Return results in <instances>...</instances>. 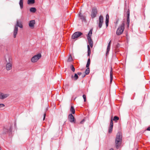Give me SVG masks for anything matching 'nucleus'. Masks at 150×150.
I'll use <instances>...</instances> for the list:
<instances>
[{
  "mask_svg": "<svg viewBox=\"0 0 150 150\" xmlns=\"http://www.w3.org/2000/svg\"><path fill=\"white\" fill-rule=\"evenodd\" d=\"M18 27L21 28H22L23 27L21 22L19 21L18 20H17L16 24L14 27L13 32V37L15 38L16 37V35L18 31Z\"/></svg>",
  "mask_w": 150,
  "mask_h": 150,
  "instance_id": "obj_1",
  "label": "nucleus"
},
{
  "mask_svg": "<svg viewBox=\"0 0 150 150\" xmlns=\"http://www.w3.org/2000/svg\"><path fill=\"white\" fill-rule=\"evenodd\" d=\"M18 27L21 28H22L23 27L21 22L19 21L18 20H17L16 24L14 27L13 32V37L15 38L16 37V35L18 31Z\"/></svg>",
  "mask_w": 150,
  "mask_h": 150,
  "instance_id": "obj_2",
  "label": "nucleus"
},
{
  "mask_svg": "<svg viewBox=\"0 0 150 150\" xmlns=\"http://www.w3.org/2000/svg\"><path fill=\"white\" fill-rule=\"evenodd\" d=\"M122 140V136L119 132L117 133L115 139V146L117 148H118L120 146Z\"/></svg>",
  "mask_w": 150,
  "mask_h": 150,
  "instance_id": "obj_3",
  "label": "nucleus"
},
{
  "mask_svg": "<svg viewBox=\"0 0 150 150\" xmlns=\"http://www.w3.org/2000/svg\"><path fill=\"white\" fill-rule=\"evenodd\" d=\"M125 23V21H123L121 24L119 26L116 33L117 35H119L122 33L124 29Z\"/></svg>",
  "mask_w": 150,
  "mask_h": 150,
  "instance_id": "obj_4",
  "label": "nucleus"
},
{
  "mask_svg": "<svg viewBox=\"0 0 150 150\" xmlns=\"http://www.w3.org/2000/svg\"><path fill=\"white\" fill-rule=\"evenodd\" d=\"M41 54L40 53H38L35 55L31 59V61L33 63L37 62L41 57Z\"/></svg>",
  "mask_w": 150,
  "mask_h": 150,
  "instance_id": "obj_5",
  "label": "nucleus"
},
{
  "mask_svg": "<svg viewBox=\"0 0 150 150\" xmlns=\"http://www.w3.org/2000/svg\"><path fill=\"white\" fill-rule=\"evenodd\" d=\"M9 96V94L8 93H5L0 92V99L1 100L4 99Z\"/></svg>",
  "mask_w": 150,
  "mask_h": 150,
  "instance_id": "obj_6",
  "label": "nucleus"
},
{
  "mask_svg": "<svg viewBox=\"0 0 150 150\" xmlns=\"http://www.w3.org/2000/svg\"><path fill=\"white\" fill-rule=\"evenodd\" d=\"M82 33L79 32H77L75 33L72 35V39H75L76 38L79 37L80 35H82Z\"/></svg>",
  "mask_w": 150,
  "mask_h": 150,
  "instance_id": "obj_7",
  "label": "nucleus"
},
{
  "mask_svg": "<svg viewBox=\"0 0 150 150\" xmlns=\"http://www.w3.org/2000/svg\"><path fill=\"white\" fill-rule=\"evenodd\" d=\"M5 61L7 63H11V58L10 55L8 54H6L4 56Z\"/></svg>",
  "mask_w": 150,
  "mask_h": 150,
  "instance_id": "obj_8",
  "label": "nucleus"
},
{
  "mask_svg": "<svg viewBox=\"0 0 150 150\" xmlns=\"http://www.w3.org/2000/svg\"><path fill=\"white\" fill-rule=\"evenodd\" d=\"M113 122L112 121V119L110 120V126L108 128V132L109 133H111L112 132V128H113Z\"/></svg>",
  "mask_w": 150,
  "mask_h": 150,
  "instance_id": "obj_9",
  "label": "nucleus"
},
{
  "mask_svg": "<svg viewBox=\"0 0 150 150\" xmlns=\"http://www.w3.org/2000/svg\"><path fill=\"white\" fill-rule=\"evenodd\" d=\"M103 17L100 16L99 19V24L98 26L100 28L101 27L103 23Z\"/></svg>",
  "mask_w": 150,
  "mask_h": 150,
  "instance_id": "obj_10",
  "label": "nucleus"
},
{
  "mask_svg": "<svg viewBox=\"0 0 150 150\" xmlns=\"http://www.w3.org/2000/svg\"><path fill=\"white\" fill-rule=\"evenodd\" d=\"M35 21V20H33L30 21L29 23V26L31 28H33L34 27V25Z\"/></svg>",
  "mask_w": 150,
  "mask_h": 150,
  "instance_id": "obj_11",
  "label": "nucleus"
},
{
  "mask_svg": "<svg viewBox=\"0 0 150 150\" xmlns=\"http://www.w3.org/2000/svg\"><path fill=\"white\" fill-rule=\"evenodd\" d=\"M97 9L96 8H93L91 14V16L92 18H95L97 14Z\"/></svg>",
  "mask_w": 150,
  "mask_h": 150,
  "instance_id": "obj_12",
  "label": "nucleus"
},
{
  "mask_svg": "<svg viewBox=\"0 0 150 150\" xmlns=\"http://www.w3.org/2000/svg\"><path fill=\"white\" fill-rule=\"evenodd\" d=\"M68 119L70 122H74V117L71 114L69 115L68 116Z\"/></svg>",
  "mask_w": 150,
  "mask_h": 150,
  "instance_id": "obj_13",
  "label": "nucleus"
},
{
  "mask_svg": "<svg viewBox=\"0 0 150 150\" xmlns=\"http://www.w3.org/2000/svg\"><path fill=\"white\" fill-rule=\"evenodd\" d=\"M6 68L7 70H10L12 68L11 63H7L6 65Z\"/></svg>",
  "mask_w": 150,
  "mask_h": 150,
  "instance_id": "obj_14",
  "label": "nucleus"
},
{
  "mask_svg": "<svg viewBox=\"0 0 150 150\" xmlns=\"http://www.w3.org/2000/svg\"><path fill=\"white\" fill-rule=\"evenodd\" d=\"M92 30L91 29L90 30V31L87 36L88 40L91 39V36L92 35Z\"/></svg>",
  "mask_w": 150,
  "mask_h": 150,
  "instance_id": "obj_15",
  "label": "nucleus"
},
{
  "mask_svg": "<svg viewBox=\"0 0 150 150\" xmlns=\"http://www.w3.org/2000/svg\"><path fill=\"white\" fill-rule=\"evenodd\" d=\"M109 19V16L108 14H107L106 15V21H105L106 25V26L107 27L108 25Z\"/></svg>",
  "mask_w": 150,
  "mask_h": 150,
  "instance_id": "obj_16",
  "label": "nucleus"
},
{
  "mask_svg": "<svg viewBox=\"0 0 150 150\" xmlns=\"http://www.w3.org/2000/svg\"><path fill=\"white\" fill-rule=\"evenodd\" d=\"M79 16L82 21H85L86 20L85 17L84 16H82L81 13H79Z\"/></svg>",
  "mask_w": 150,
  "mask_h": 150,
  "instance_id": "obj_17",
  "label": "nucleus"
},
{
  "mask_svg": "<svg viewBox=\"0 0 150 150\" xmlns=\"http://www.w3.org/2000/svg\"><path fill=\"white\" fill-rule=\"evenodd\" d=\"M37 9L35 7L31 8L30 9V12L32 13H35Z\"/></svg>",
  "mask_w": 150,
  "mask_h": 150,
  "instance_id": "obj_18",
  "label": "nucleus"
},
{
  "mask_svg": "<svg viewBox=\"0 0 150 150\" xmlns=\"http://www.w3.org/2000/svg\"><path fill=\"white\" fill-rule=\"evenodd\" d=\"M35 2V0H28L27 4H34Z\"/></svg>",
  "mask_w": 150,
  "mask_h": 150,
  "instance_id": "obj_19",
  "label": "nucleus"
},
{
  "mask_svg": "<svg viewBox=\"0 0 150 150\" xmlns=\"http://www.w3.org/2000/svg\"><path fill=\"white\" fill-rule=\"evenodd\" d=\"M71 78L74 80H76L78 79V74H75L74 76H71Z\"/></svg>",
  "mask_w": 150,
  "mask_h": 150,
  "instance_id": "obj_20",
  "label": "nucleus"
},
{
  "mask_svg": "<svg viewBox=\"0 0 150 150\" xmlns=\"http://www.w3.org/2000/svg\"><path fill=\"white\" fill-rule=\"evenodd\" d=\"M88 43L91 47H92L93 46V42L92 39L88 40Z\"/></svg>",
  "mask_w": 150,
  "mask_h": 150,
  "instance_id": "obj_21",
  "label": "nucleus"
},
{
  "mask_svg": "<svg viewBox=\"0 0 150 150\" xmlns=\"http://www.w3.org/2000/svg\"><path fill=\"white\" fill-rule=\"evenodd\" d=\"M70 110L73 114H74L75 113V109L74 107L73 106H71V107Z\"/></svg>",
  "mask_w": 150,
  "mask_h": 150,
  "instance_id": "obj_22",
  "label": "nucleus"
},
{
  "mask_svg": "<svg viewBox=\"0 0 150 150\" xmlns=\"http://www.w3.org/2000/svg\"><path fill=\"white\" fill-rule=\"evenodd\" d=\"M23 0H20L19 4L21 8H23Z\"/></svg>",
  "mask_w": 150,
  "mask_h": 150,
  "instance_id": "obj_23",
  "label": "nucleus"
},
{
  "mask_svg": "<svg viewBox=\"0 0 150 150\" xmlns=\"http://www.w3.org/2000/svg\"><path fill=\"white\" fill-rule=\"evenodd\" d=\"M119 120V117L117 116H115L114 117H113V119L112 120L116 122L118 120Z\"/></svg>",
  "mask_w": 150,
  "mask_h": 150,
  "instance_id": "obj_24",
  "label": "nucleus"
},
{
  "mask_svg": "<svg viewBox=\"0 0 150 150\" xmlns=\"http://www.w3.org/2000/svg\"><path fill=\"white\" fill-rule=\"evenodd\" d=\"M87 47L88 49V56H89L91 54V50L89 46L88 45Z\"/></svg>",
  "mask_w": 150,
  "mask_h": 150,
  "instance_id": "obj_25",
  "label": "nucleus"
},
{
  "mask_svg": "<svg viewBox=\"0 0 150 150\" xmlns=\"http://www.w3.org/2000/svg\"><path fill=\"white\" fill-rule=\"evenodd\" d=\"M90 59H88L87 64L86 65V67H88L89 66L90 64Z\"/></svg>",
  "mask_w": 150,
  "mask_h": 150,
  "instance_id": "obj_26",
  "label": "nucleus"
},
{
  "mask_svg": "<svg viewBox=\"0 0 150 150\" xmlns=\"http://www.w3.org/2000/svg\"><path fill=\"white\" fill-rule=\"evenodd\" d=\"M8 131V129H7L6 127H5L3 129V133H6Z\"/></svg>",
  "mask_w": 150,
  "mask_h": 150,
  "instance_id": "obj_27",
  "label": "nucleus"
},
{
  "mask_svg": "<svg viewBox=\"0 0 150 150\" xmlns=\"http://www.w3.org/2000/svg\"><path fill=\"white\" fill-rule=\"evenodd\" d=\"M112 69H111L110 73V82H111L112 80Z\"/></svg>",
  "mask_w": 150,
  "mask_h": 150,
  "instance_id": "obj_28",
  "label": "nucleus"
},
{
  "mask_svg": "<svg viewBox=\"0 0 150 150\" xmlns=\"http://www.w3.org/2000/svg\"><path fill=\"white\" fill-rule=\"evenodd\" d=\"M89 68L87 67L85 71L86 74H88L89 73Z\"/></svg>",
  "mask_w": 150,
  "mask_h": 150,
  "instance_id": "obj_29",
  "label": "nucleus"
},
{
  "mask_svg": "<svg viewBox=\"0 0 150 150\" xmlns=\"http://www.w3.org/2000/svg\"><path fill=\"white\" fill-rule=\"evenodd\" d=\"M110 46H108L107 47V52H106V54H108L110 50Z\"/></svg>",
  "mask_w": 150,
  "mask_h": 150,
  "instance_id": "obj_30",
  "label": "nucleus"
},
{
  "mask_svg": "<svg viewBox=\"0 0 150 150\" xmlns=\"http://www.w3.org/2000/svg\"><path fill=\"white\" fill-rule=\"evenodd\" d=\"M72 60V58L71 55H70L68 58V61L69 62L71 61Z\"/></svg>",
  "mask_w": 150,
  "mask_h": 150,
  "instance_id": "obj_31",
  "label": "nucleus"
},
{
  "mask_svg": "<svg viewBox=\"0 0 150 150\" xmlns=\"http://www.w3.org/2000/svg\"><path fill=\"white\" fill-rule=\"evenodd\" d=\"M70 67H71V70L73 71V72L74 71H75V69L74 67H73V65H71V66H70Z\"/></svg>",
  "mask_w": 150,
  "mask_h": 150,
  "instance_id": "obj_32",
  "label": "nucleus"
},
{
  "mask_svg": "<svg viewBox=\"0 0 150 150\" xmlns=\"http://www.w3.org/2000/svg\"><path fill=\"white\" fill-rule=\"evenodd\" d=\"M5 106V105L4 104H0V108L3 109Z\"/></svg>",
  "mask_w": 150,
  "mask_h": 150,
  "instance_id": "obj_33",
  "label": "nucleus"
},
{
  "mask_svg": "<svg viewBox=\"0 0 150 150\" xmlns=\"http://www.w3.org/2000/svg\"><path fill=\"white\" fill-rule=\"evenodd\" d=\"M83 97L84 100V102H86V95H83Z\"/></svg>",
  "mask_w": 150,
  "mask_h": 150,
  "instance_id": "obj_34",
  "label": "nucleus"
},
{
  "mask_svg": "<svg viewBox=\"0 0 150 150\" xmlns=\"http://www.w3.org/2000/svg\"><path fill=\"white\" fill-rule=\"evenodd\" d=\"M79 76H80L81 75V72H78L77 74Z\"/></svg>",
  "mask_w": 150,
  "mask_h": 150,
  "instance_id": "obj_35",
  "label": "nucleus"
},
{
  "mask_svg": "<svg viewBox=\"0 0 150 150\" xmlns=\"http://www.w3.org/2000/svg\"><path fill=\"white\" fill-rule=\"evenodd\" d=\"M111 44V41H110V42H109L108 46H110Z\"/></svg>",
  "mask_w": 150,
  "mask_h": 150,
  "instance_id": "obj_36",
  "label": "nucleus"
},
{
  "mask_svg": "<svg viewBox=\"0 0 150 150\" xmlns=\"http://www.w3.org/2000/svg\"><path fill=\"white\" fill-rule=\"evenodd\" d=\"M45 114H44V117H43V120H45Z\"/></svg>",
  "mask_w": 150,
  "mask_h": 150,
  "instance_id": "obj_37",
  "label": "nucleus"
},
{
  "mask_svg": "<svg viewBox=\"0 0 150 150\" xmlns=\"http://www.w3.org/2000/svg\"><path fill=\"white\" fill-rule=\"evenodd\" d=\"M147 130L148 131H150V127H148L147 129Z\"/></svg>",
  "mask_w": 150,
  "mask_h": 150,
  "instance_id": "obj_38",
  "label": "nucleus"
},
{
  "mask_svg": "<svg viewBox=\"0 0 150 150\" xmlns=\"http://www.w3.org/2000/svg\"><path fill=\"white\" fill-rule=\"evenodd\" d=\"M127 14H128V16H129V11H127Z\"/></svg>",
  "mask_w": 150,
  "mask_h": 150,
  "instance_id": "obj_39",
  "label": "nucleus"
},
{
  "mask_svg": "<svg viewBox=\"0 0 150 150\" xmlns=\"http://www.w3.org/2000/svg\"><path fill=\"white\" fill-rule=\"evenodd\" d=\"M85 76V75H82L81 76L82 78H83L84 77V76Z\"/></svg>",
  "mask_w": 150,
  "mask_h": 150,
  "instance_id": "obj_40",
  "label": "nucleus"
},
{
  "mask_svg": "<svg viewBox=\"0 0 150 150\" xmlns=\"http://www.w3.org/2000/svg\"><path fill=\"white\" fill-rule=\"evenodd\" d=\"M84 121V120H82V121L81 122V123H82V122H83Z\"/></svg>",
  "mask_w": 150,
  "mask_h": 150,
  "instance_id": "obj_41",
  "label": "nucleus"
},
{
  "mask_svg": "<svg viewBox=\"0 0 150 150\" xmlns=\"http://www.w3.org/2000/svg\"><path fill=\"white\" fill-rule=\"evenodd\" d=\"M109 150H113V149L111 148Z\"/></svg>",
  "mask_w": 150,
  "mask_h": 150,
  "instance_id": "obj_42",
  "label": "nucleus"
}]
</instances>
